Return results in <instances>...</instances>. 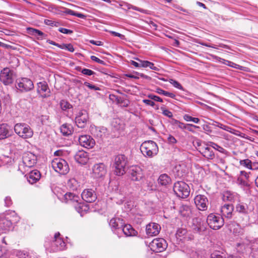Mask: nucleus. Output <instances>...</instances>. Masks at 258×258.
<instances>
[{
	"mask_svg": "<svg viewBox=\"0 0 258 258\" xmlns=\"http://www.w3.org/2000/svg\"><path fill=\"white\" fill-rule=\"evenodd\" d=\"M128 163V158L125 155L119 154L115 155L112 164L113 173L118 176L123 175L126 173V167Z\"/></svg>",
	"mask_w": 258,
	"mask_h": 258,
	"instance_id": "f257e3e1",
	"label": "nucleus"
},
{
	"mask_svg": "<svg viewBox=\"0 0 258 258\" xmlns=\"http://www.w3.org/2000/svg\"><path fill=\"white\" fill-rule=\"evenodd\" d=\"M19 217L15 211H11L5 216L0 217V233H6L13 228V224L19 221Z\"/></svg>",
	"mask_w": 258,
	"mask_h": 258,
	"instance_id": "f03ea898",
	"label": "nucleus"
},
{
	"mask_svg": "<svg viewBox=\"0 0 258 258\" xmlns=\"http://www.w3.org/2000/svg\"><path fill=\"white\" fill-rule=\"evenodd\" d=\"M140 150L144 156L150 158L156 155L159 151L157 144L151 140L144 142L141 145Z\"/></svg>",
	"mask_w": 258,
	"mask_h": 258,
	"instance_id": "7ed1b4c3",
	"label": "nucleus"
},
{
	"mask_svg": "<svg viewBox=\"0 0 258 258\" xmlns=\"http://www.w3.org/2000/svg\"><path fill=\"white\" fill-rule=\"evenodd\" d=\"M14 129L15 133L23 139H29L33 135L32 129L25 123H16Z\"/></svg>",
	"mask_w": 258,
	"mask_h": 258,
	"instance_id": "20e7f679",
	"label": "nucleus"
},
{
	"mask_svg": "<svg viewBox=\"0 0 258 258\" xmlns=\"http://www.w3.org/2000/svg\"><path fill=\"white\" fill-rule=\"evenodd\" d=\"M53 169L60 175H66L70 171L68 162L63 159L56 158L51 162Z\"/></svg>",
	"mask_w": 258,
	"mask_h": 258,
	"instance_id": "39448f33",
	"label": "nucleus"
},
{
	"mask_svg": "<svg viewBox=\"0 0 258 258\" xmlns=\"http://www.w3.org/2000/svg\"><path fill=\"white\" fill-rule=\"evenodd\" d=\"M173 191L177 197L184 199L189 196L190 188L188 185L185 182L179 181L174 183Z\"/></svg>",
	"mask_w": 258,
	"mask_h": 258,
	"instance_id": "423d86ee",
	"label": "nucleus"
},
{
	"mask_svg": "<svg viewBox=\"0 0 258 258\" xmlns=\"http://www.w3.org/2000/svg\"><path fill=\"white\" fill-rule=\"evenodd\" d=\"M126 173L129 179L133 181H140L144 178L143 169L138 165L130 166Z\"/></svg>",
	"mask_w": 258,
	"mask_h": 258,
	"instance_id": "0eeeda50",
	"label": "nucleus"
},
{
	"mask_svg": "<svg viewBox=\"0 0 258 258\" xmlns=\"http://www.w3.org/2000/svg\"><path fill=\"white\" fill-rule=\"evenodd\" d=\"M15 87L21 92H27L34 88V85L30 79L21 78L16 80Z\"/></svg>",
	"mask_w": 258,
	"mask_h": 258,
	"instance_id": "6e6552de",
	"label": "nucleus"
},
{
	"mask_svg": "<svg viewBox=\"0 0 258 258\" xmlns=\"http://www.w3.org/2000/svg\"><path fill=\"white\" fill-rule=\"evenodd\" d=\"M207 223L211 229L218 230L224 225V221L222 217L211 213L207 217Z\"/></svg>",
	"mask_w": 258,
	"mask_h": 258,
	"instance_id": "1a4fd4ad",
	"label": "nucleus"
},
{
	"mask_svg": "<svg viewBox=\"0 0 258 258\" xmlns=\"http://www.w3.org/2000/svg\"><path fill=\"white\" fill-rule=\"evenodd\" d=\"M15 77L14 71L8 68L3 69L0 73V81L6 86L13 84Z\"/></svg>",
	"mask_w": 258,
	"mask_h": 258,
	"instance_id": "9d476101",
	"label": "nucleus"
},
{
	"mask_svg": "<svg viewBox=\"0 0 258 258\" xmlns=\"http://www.w3.org/2000/svg\"><path fill=\"white\" fill-rule=\"evenodd\" d=\"M151 248L154 251H163L167 247V243L163 238H156L150 243Z\"/></svg>",
	"mask_w": 258,
	"mask_h": 258,
	"instance_id": "9b49d317",
	"label": "nucleus"
},
{
	"mask_svg": "<svg viewBox=\"0 0 258 258\" xmlns=\"http://www.w3.org/2000/svg\"><path fill=\"white\" fill-rule=\"evenodd\" d=\"M37 93L39 97L42 98H47L50 96V90L45 81L40 82L37 84Z\"/></svg>",
	"mask_w": 258,
	"mask_h": 258,
	"instance_id": "f8f14e48",
	"label": "nucleus"
},
{
	"mask_svg": "<svg viewBox=\"0 0 258 258\" xmlns=\"http://www.w3.org/2000/svg\"><path fill=\"white\" fill-rule=\"evenodd\" d=\"M106 172V167L103 163L95 164L92 167V175L95 178L103 177Z\"/></svg>",
	"mask_w": 258,
	"mask_h": 258,
	"instance_id": "ddd939ff",
	"label": "nucleus"
},
{
	"mask_svg": "<svg viewBox=\"0 0 258 258\" xmlns=\"http://www.w3.org/2000/svg\"><path fill=\"white\" fill-rule=\"evenodd\" d=\"M37 156L33 153L27 152L24 153L22 157L23 165L26 167L31 168L36 163Z\"/></svg>",
	"mask_w": 258,
	"mask_h": 258,
	"instance_id": "4468645a",
	"label": "nucleus"
},
{
	"mask_svg": "<svg viewBox=\"0 0 258 258\" xmlns=\"http://www.w3.org/2000/svg\"><path fill=\"white\" fill-rule=\"evenodd\" d=\"M89 116L88 113L85 110L79 111L75 118V122L77 125L80 128H84L88 120Z\"/></svg>",
	"mask_w": 258,
	"mask_h": 258,
	"instance_id": "2eb2a0df",
	"label": "nucleus"
},
{
	"mask_svg": "<svg viewBox=\"0 0 258 258\" xmlns=\"http://www.w3.org/2000/svg\"><path fill=\"white\" fill-rule=\"evenodd\" d=\"M194 201L197 208L199 210L205 211L207 209L209 201L206 196L198 195L195 197Z\"/></svg>",
	"mask_w": 258,
	"mask_h": 258,
	"instance_id": "dca6fc26",
	"label": "nucleus"
},
{
	"mask_svg": "<svg viewBox=\"0 0 258 258\" xmlns=\"http://www.w3.org/2000/svg\"><path fill=\"white\" fill-rule=\"evenodd\" d=\"M191 227L195 233L202 234L206 228L204 222L200 218H194L192 220Z\"/></svg>",
	"mask_w": 258,
	"mask_h": 258,
	"instance_id": "f3484780",
	"label": "nucleus"
},
{
	"mask_svg": "<svg viewBox=\"0 0 258 258\" xmlns=\"http://www.w3.org/2000/svg\"><path fill=\"white\" fill-rule=\"evenodd\" d=\"M60 233H56L54 235V240L51 243V248L53 251L62 250L65 249L66 243L62 238H59Z\"/></svg>",
	"mask_w": 258,
	"mask_h": 258,
	"instance_id": "a211bd4d",
	"label": "nucleus"
},
{
	"mask_svg": "<svg viewBox=\"0 0 258 258\" xmlns=\"http://www.w3.org/2000/svg\"><path fill=\"white\" fill-rule=\"evenodd\" d=\"M161 230L159 224L154 222H151L146 225V232L148 237H153L157 235Z\"/></svg>",
	"mask_w": 258,
	"mask_h": 258,
	"instance_id": "6ab92c4d",
	"label": "nucleus"
},
{
	"mask_svg": "<svg viewBox=\"0 0 258 258\" xmlns=\"http://www.w3.org/2000/svg\"><path fill=\"white\" fill-rule=\"evenodd\" d=\"M78 140L81 146L88 149L93 148L95 144L94 140L89 135L80 136Z\"/></svg>",
	"mask_w": 258,
	"mask_h": 258,
	"instance_id": "aec40b11",
	"label": "nucleus"
},
{
	"mask_svg": "<svg viewBox=\"0 0 258 258\" xmlns=\"http://www.w3.org/2000/svg\"><path fill=\"white\" fill-rule=\"evenodd\" d=\"M82 199L87 203H92L97 199L96 194L95 191L91 188L85 189L82 192Z\"/></svg>",
	"mask_w": 258,
	"mask_h": 258,
	"instance_id": "412c9836",
	"label": "nucleus"
},
{
	"mask_svg": "<svg viewBox=\"0 0 258 258\" xmlns=\"http://www.w3.org/2000/svg\"><path fill=\"white\" fill-rule=\"evenodd\" d=\"M249 174L245 171H241L240 175L237 177V183L243 187H247L250 186V184L248 182L249 178Z\"/></svg>",
	"mask_w": 258,
	"mask_h": 258,
	"instance_id": "4be33fe9",
	"label": "nucleus"
},
{
	"mask_svg": "<svg viewBox=\"0 0 258 258\" xmlns=\"http://www.w3.org/2000/svg\"><path fill=\"white\" fill-rule=\"evenodd\" d=\"M74 158L76 162L81 164L85 165L89 160V154L84 151H79L74 156Z\"/></svg>",
	"mask_w": 258,
	"mask_h": 258,
	"instance_id": "5701e85b",
	"label": "nucleus"
},
{
	"mask_svg": "<svg viewBox=\"0 0 258 258\" xmlns=\"http://www.w3.org/2000/svg\"><path fill=\"white\" fill-rule=\"evenodd\" d=\"M123 220L120 218H112L109 222V226H110L112 231H120L121 228L123 226Z\"/></svg>",
	"mask_w": 258,
	"mask_h": 258,
	"instance_id": "b1692460",
	"label": "nucleus"
},
{
	"mask_svg": "<svg viewBox=\"0 0 258 258\" xmlns=\"http://www.w3.org/2000/svg\"><path fill=\"white\" fill-rule=\"evenodd\" d=\"M234 207L231 204H225L221 208V217L230 219L232 216Z\"/></svg>",
	"mask_w": 258,
	"mask_h": 258,
	"instance_id": "393cba45",
	"label": "nucleus"
},
{
	"mask_svg": "<svg viewBox=\"0 0 258 258\" xmlns=\"http://www.w3.org/2000/svg\"><path fill=\"white\" fill-rule=\"evenodd\" d=\"M91 134L98 138H102L106 135L107 128L104 126H94L91 128Z\"/></svg>",
	"mask_w": 258,
	"mask_h": 258,
	"instance_id": "a878e982",
	"label": "nucleus"
},
{
	"mask_svg": "<svg viewBox=\"0 0 258 258\" xmlns=\"http://www.w3.org/2000/svg\"><path fill=\"white\" fill-rule=\"evenodd\" d=\"M120 231L127 236H134L138 234V232L130 224H124L122 228H121Z\"/></svg>",
	"mask_w": 258,
	"mask_h": 258,
	"instance_id": "bb28decb",
	"label": "nucleus"
},
{
	"mask_svg": "<svg viewBox=\"0 0 258 258\" xmlns=\"http://www.w3.org/2000/svg\"><path fill=\"white\" fill-rule=\"evenodd\" d=\"M170 123L172 125L176 126L178 127V128L182 129V130L186 128V126L193 127L195 128V129H197L198 130H199L200 129V127L199 126H197V125H194L192 124H190V123L185 124V123L181 122L180 121H179L176 119H174V118L172 119Z\"/></svg>",
	"mask_w": 258,
	"mask_h": 258,
	"instance_id": "cd10ccee",
	"label": "nucleus"
},
{
	"mask_svg": "<svg viewBox=\"0 0 258 258\" xmlns=\"http://www.w3.org/2000/svg\"><path fill=\"white\" fill-rule=\"evenodd\" d=\"M40 177V172L37 170H34L29 172L27 177V180L30 183L33 184L38 181Z\"/></svg>",
	"mask_w": 258,
	"mask_h": 258,
	"instance_id": "c85d7f7f",
	"label": "nucleus"
},
{
	"mask_svg": "<svg viewBox=\"0 0 258 258\" xmlns=\"http://www.w3.org/2000/svg\"><path fill=\"white\" fill-rule=\"evenodd\" d=\"M10 135V126L7 123L1 124L0 140L6 139Z\"/></svg>",
	"mask_w": 258,
	"mask_h": 258,
	"instance_id": "c756f323",
	"label": "nucleus"
},
{
	"mask_svg": "<svg viewBox=\"0 0 258 258\" xmlns=\"http://www.w3.org/2000/svg\"><path fill=\"white\" fill-rule=\"evenodd\" d=\"M60 131L62 135L69 136L73 133V127L72 124L64 123L60 127Z\"/></svg>",
	"mask_w": 258,
	"mask_h": 258,
	"instance_id": "7c9ffc66",
	"label": "nucleus"
},
{
	"mask_svg": "<svg viewBox=\"0 0 258 258\" xmlns=\"http://www.w3.org/2000/svg\"><path fill=\"white\" fill-rule=\"evenodd\" d=\"M171 182V178L167 174L164 173L161 174L158 179V184L163 186H166Z\"/></svg>",
	"mask_w": 258,
	"mask_h": 258,
	"instance_id": "2f4dec72",
	"label": "nucleus"
},
{
	"mask_svg": "<svg viewBox=\"0 0 258 258\" xmlns=\"http://www.w3.org/2000/svg\"><path fill=\"white\" fill-rule=\"evenodd\" d=\"M236 211L243 215H247L250 210H249L248 205L246 203H239L235 207Z\"/></svg>",
	"mask_w": 258,
	"mask_h": 258,
	"instance_id": "473e14b6",
	"label": "nucleus"
},
{
	"mask_svg": "<svg viewBox=\"0 0 258 258\" xmlns=\"http://www.w3.org/2000/svg\"><path fill=\"white\" fill-rule=\"evenodd\" d=\"M27 30L30 34L37 37L38 39H43L46 36V34L38 29L29 27L28 28Z\"/></svg>",
	"mask_w": 258,
	"mask_h": 258,
	"instance_id": "72a5a7b5",
	"label": "nucleus"
},
{
	"mask_svg": "<svg viewBox=\"0 0 258 258\" xmlns=\"http://www.w3.org/2000/svg\"><path fill=\"white\" fill-rule=\"evenodd\" d=\"M229 229L231 232H233L235 235H240L242 233V229L240 225L235 222H232L228 225Z\"/></svg>",
	"mask_w": 258,
	"mask_h": 258,
	"instance_id": "f704fd0d",
	"label": "nucleus"
},
{
	"mask_svg": "<svg viewBox=\"0 0 258 258\" xmlns=\"http://www.w3.org/2000/svg\"><path fill=\"white\" fill-rule=\"evenodd\" d=\"M237 198V194L229 191H225L223 195L224 201L234 202Z\"/></svg>",
	"mask_w": 258,
	"mask_h": 258,
	"instance_id": "c9c22d12",
	"label": "nucleus"
},
{
	"mask_svg": "<svg viewBox=\"0 0 258 258\" xmlns=\"http://www.w3.org/2000/svg\"><path fill=\"white\" fill-rule=\"evenodd\" d=\"M68 187L72 190H76L80 187L79 182L75 178L70 179L67 183Z\"/></svg>",
	"mask_w": 258,
	"mask_h": 258,
	"instance_id": "e433bc0d",
	"label": "nucleus"
},
{
	"mask_svg": "<svg viewBox=\"0 0 258 258\" xmlns=\"http://www.w3.org/2000/svg\"><path fill=\"white\" fill-rule=\"evenodd\" d=\"M202 154L205 158L208 159H213L215 157V154L210 146L205 147Z\"/></svg>",
	"mask_w": 258,
	"mask_h": 258,
	"instance_id": "4c0bfd02",
	"label": "nucleus"
},
{
	"mask_svg": "<svg viewBox=\"0 0 258 258\" xmlns=\"http://www.w3.org/2000/svg\"><path fill=\"white\" fill-rule=\"evenodd\" d=\"M64 198L66 200L67 202L69 201L78 202L79 200V197L78 196L76 195L74 193H72L71 192H67L64 195Z\"/></svg>",
	"mask_w": 258,
	"mask_h": 258,
	"instance_id": "58836bf2",
	"label": "nucleus"
},
{
	"mask_svg": "<svg viewBox=\"0 0 258 258\" xmlns=\"http://www.w3.org/2000/svg\"><path fill=\"white\" fill-rule=\"evenodd\" d=\"M239 164L241 166H242L246 168L251 170L256 169V167L254 168L253 167L254 166V164H252L251 160L248 159L240 160Z\"/></svg>",
	"mask_w": 258,
	"mask_h": 258,
	"instance_id": "ea45409f",
	"label": "nucleus"
},
{
	"mask_svg": "<svg viewBox=\"0 0 258 258\" xmlns=\"http://www.w3.org/2000/svg\"><path fill=\"white\" fill-rule=\"evenodd\" d=\"M219 58L222 60V61H221V60H219V61L220 62H222L224 64H226L227 66H228L229 67H232V68H234L235 69H239L240 70H242V71L244 70V67H243L242 66H239V65L236 64L232 61L227 60L221 58L220 57H219Z\"/></svg>",
	"mask_w": 258,
	"mask_h": 258,
	"instance_id": "a19ab883",
	"label": "nucleus"
},
{
	"mask_svg": "<svg viewBox=\"0 0 258 258\" xmlns=\"http://www.w3.org/2000/svg\"><path fill=\"white\" fill-rule=\"evenodd\" d=\"M180 212L183 216H188L191 213V208L188 205H183L180 208Z\"/></svg>",
	"mask_w": 258,
	"mask_h": 258,
	"instance_id": "79ce46f5",
	"label": "nucleus"
},
{
	"mask_svg": "<svg viewBox=\"0 0 258 258\" xmlns=\"http://www.w3.org/2000/svg\"><path fill=\"white\" fill-rule=\"evenodd\" d=\"M208 146L214 148L215 150L218 151L219 152L226 155L228 152L223 147L219 146L218 144L214 142H210L208 143Z\"/></svg>",
	"mask_w": 258,
	"mask_h": 258,
	"instance_id": "37998d69",
	"label": "nucleus"
},
{
	"mask_svg": "<svg viewBox=\"0 0 258 258\" xmlns=\"http://www.w3.org/2000/svg\"><path fill=\"white\" fill-rule=\"evenodd\" d=\"M64 13L66 14L75 16L81 19H85L86 17V16L83 14L76 12L69 9H66Z\"/></svg>",
	"mask_w": 258,
	"mask_h": 258,
	"instance_id": "c03bdc74",
	"label": "nucleus"
},
{
	"mask_svg": "<svg viewBox=\"0 0 258 258\" xmlns=\"http://www.w3.org/2000/svg\"><path fill=\"white\" fill-rule=\"evenodd\" d=\"M156 92L159 94L163 95L173 99L175 98L176 96L174 93L166 91L159 87L156 88Z\"/></svg>",
	"mask_w": 258,
	"mask_h": 258,
	"instance_id": "a18cd8bd",
	"label": "nucleus"
},
{
	"mask_svg": "<svg viewBox=\"0 0 258 258\" xmlns=\"http://www.w3.org/2000/svg\"><path fill=\"white\" fill-rule=\"evenodd\" d=\"M116 99H117L116 103L120 105L121 107H127L130 104V101L128 100L125 99L122 97H119L118 98Z\"/></svg>",
	"mask_w": 258,
	"mask_h": 258,
	"instance_id": "49530a36",
	"label": "nucleus"
},
{
	"mask_svg": "<svg viewBox=\"0 0 258 258\" xmlns=\"http://www.w3.org/2000/svg\"><path fill=\"white\" fill-rule=\"evenodd\" d=\"M16 254L18 258H32L30 253L25 251L17 250Z\"/></svg>",
	"mask_w": 258,
	"mask_h": 258,
	"instance_id": "de8ad7c7",
	"label": "nucleus"
},
{
	"mask_svg": "<svg viewBox=\"0 0 258 258\" xmlns=\"http://www.w3.org/2000/svg\"><path fill=\"white\" fill-rule=\"evenodd\" d=\"M60 106L62 110L64 111L72 109L73 106L67 101L62 100L60 102Z\"/></svg>",
	"mask_w": 258,
	"mask_h": 258,
	"instance_id": "09e8293b",
	"label": "nucleus"
},
{
	"mask_svg": "<svg viewBox=\"0 0 258 258\" xmlns=\"http://www.w3.org/2000/svg\"><path fill=\"white\" fill-rule=\"evenodd\" d=\"M183 119L186 121H192L196 123H199V122L200 121V120L199 118L192 117L190 116L189 115L187 114H184L183 115Z\"/></svg>",
	"mask_w": 258,
	"mask_h": 258,
	"instance_id": "8fccbe9b",
	"label": "nucleus"
},
{
	"mask_svg": "<svg viewBox=\"0 0 258 258\" xmlns=\"http://www.w3.org/2000/svg\"><path fill=\"white\" fill-rule=\"evenodd\" d=\"M186 229L184 228H179L177 230L176 235L178 238H180V240H181L182 237L184 238V236L186 235Z\"/></svg>",
	"mask_w": 258,
	"mask_h": 258,
	"instance_id": "3c124183",
	"label": "nucleus"
},
{
	"mask_svg": "<svg viewBox=\"0 0 258 258\" xmlns=\"http://www.w3.org/2000/svg\"><path fill=\"white\" fill-rule=\"evenodd\" d=\"M210 258H226L224 253L220 251H215L211 254Z\"/></svg>",
	"mask_w": 258,
	"mask_h": 258,
	"instance_id": "603ef678",
	"label": "nucleus"
},
{
	"mask_svg": "<svg viewBox=\"0 0 258 258\" xmlns=\"http://www.w3.org/2000/svg\"><path fill=\"white\" fill-rule=\"evenodd\" d=\"M76 209L78 213H79L81 216L83 215V214L88 211L89 208L87 206H79L76 208Z\"/></svg>",
	"mask_w": 258,
	"mask_h": 258,
	"instance_id": "864d4df0",
	"label": "nucleus"
},
{
	"mask_svg": "<svg viewBox=\"0 0 258 258\" xmlns=\"http://www.w3.org/2000/svg\"><path fill=\"white\" fill-rule=\"evenodd\" d=\"M169 82L176 88H177L180 90H183L184 89L182 85L177 81L173 80V79H170L169 81Z\"/></svg>",
	"mask_w": 258,
	"mask_h": 258,
	"instance_id": "5fc2aeb1",
	"label": "nucleus"
},
{
	"mask_svg": "<svg viewBox=\"0 0 258 258\" xmlns=\"http://www.w3.org/2000/svg\"><path fill=\"white\" fill-rule=\"evenodd\" d=\"M161 109L162 110V114L169 117V118H172V116H173V114L172 113L171 111H170V110L167 109H165L164 108H163V107H161Z\"/></svg>",
	"mask_w": 258,
	"mask_h": 258,
	"instance_id": "6e6d98bb",
	"label": "nucleus"
},
{
	"mask_svg": "<svg viewBox=\"0 0 258 258\" xmlns=\"http://www.w3.org/2000/svg\"><path fill=\"white\" fill-rule=\"evenodd\" d=\"M167 140L168 143L170 145H174L177 142L176 139L171 135H169L168 136Z\"/></svg>",
	"mask_w": 258,
	"mask_h": 258,
	"instance_id": "4d7b16f0",
	"label": "nucleus"
},
{
	"mask_svg": "<svg viewBox=\"0 0 258 258\" xmlns=\"http://www.w3.org/2000/svg\"><path fill=\"white\" fill-rule=\"evenodd\" d=\"M81 72L83 74L86 76H91L95 74L94 71L88 69H83L81 71Z\"/></svg>",
	"mask_w": 258,
	"mask_h": 258,
	"instance_id": "13d9d810",
	"label": "nucleus"
},
{
	"mask_svg": "<svg viewBox=\"0 0 258 258\" xmlns=\"http://www.w3.org/2000/svg\"><path fill=\"white\" fill-rule=\"evenodd\" d=\"M135 59L138 60L140 62V68H148L149 64V61L148 60H142L138 58H135Z\"/></svg>",
	"mask_w": 258,
	"mask_h": 258,
	"instance_id": "bf43d9fd",
	"label": "nucleus"
},
{
	"mask_svg": "<svg viewBox=\"0 0 258 258\" xmlns=\"http://www.w3.org/2000/svg\"><path fill=\"white\" fill-rule=\"evenodd\" d=\"M148 97L150 99H151V100H153L156 101H158V102H163V99L159 97V96L153 95V94H149L148 95Z\"/></svg>",
	"mask_w": 258,
	"mask_h": 258,
	"instance_id": "052dcab7",
	"label": "nucleus"
},
{
	"mask_svg": "<svg viewBox=\"0 0 258 258\" xmlns=\"http://www.w3.org/2000/svg\"><path fill=\"white\" fill-rule=\"evenodd\" d=\"M90 58H91V60H92L93 61H94L99 64H101L102 65H105V64H106L104 60H102L99 59V58H98L97 57H96L94 55L91 56Z\"/></svg>",
	"mask_w": 258,
	"mask_h": 258,
	"instance_id": "680f3d73",
	"label": "nucleus"
},
{
	"mask_svg": "<svg viewBox=\"0 0 258 258\" xmlns=\"http://www.w3.org/2000/svg\"><path fill=\"white\" fill-rule=\"evenodd\" d=\"M58 31L63 33V34H71L73 33V30H71L70 29H68L64 28H59L58 29Z\"/></svg>",
	"mask_w": 258,
	"mask_h": 258,
	"instance_id": "e2e57ef3",
	"label": "nucleus"
},
{
	"mask_svg": "<svg viewBox=\"0 0 258 258\" xmlns=\"http://www.w3.org/2000/svg\"><path fill=\"white\" fill-rule=\"evenodd\" d=\"M84 85L88 87L91 90H100L99 88L97 86H96L94 85L90 84L89 83H88L87 82H85L84 83Z\"/></svg>",
	"mask_w": 258,
	"mask_h": 258,
	"instance_id": "0e129e2a",
	"label": "nucleus"
},
{
	"mask_svg": "<svg viewBox=\"0 0 258 258\" xmlns=\"http://www.w3.org/2000/svg\"><path fill=\"white\" fill-rule=\"evenodd\" d=\"M218 124V127L223 130L229 132H231V128L227 125H224L220 122H219Z\"/></svg>",
	"mask_w": 258,
	"mask_h": 258,
	"instance_id": "69168bd1",
	"label": "nucleus"
},
{
	"mask_svg": "<svg viewBox=\"0 0 258 258\" xmlns=\"http://www.w3.org/2000/svg\"><path fill=\"white\" fill-rule=\"evenodd\" d=\"M210 125L209 123L208 124H204L203 125V129L207 134H210L212 132V130Z\"/></svg>",
	"mask_w": 258,
	"mask_h": 258,
	"instance_id": "338daca9",
	"label": "nucleus"
},
{
	"mask_svg": "<svg viewBox=\"0 0 258 258\" xmlns=\"http://www.w3.org/2000/svg\"><path fill=\"white\" fill-rule=\"evenodd\" d=\"M13 204L12 199L10 197H6L5 199V204L7 207H10Z\"/></svg>",
	"mask_w": 258,
	"mask_h": 258,
	"instance_id": "774afa93",
	"label": "nucleus"
}]
</instances>
